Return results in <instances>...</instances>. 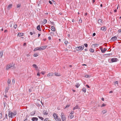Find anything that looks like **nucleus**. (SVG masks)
<instances>
[{
    "mask_svg": "<svg viewBox=\"0 0 121 121\" xmlns=\"http://www.w3.org/2000/svg\"><path fill=\"white\" fill-rule=\"evenodd\" d=\"M96 34L95 33H94L93 34V36H94Z\"/></svg>",
    "mask_w": 121,
    "mask_h": 121,
    "instance_id": "13d9d810",
    "label": "nucleus"
},
{
    "mask_svg": "<svg viewBox=\"0 0 121 121\" xmlns=\"http://www.w3.org/2000/svg\"><path fill=\"white\" fill-rule=\"evenodd\" d=\"M106 105V104H102L101 105V107H103L105 106Z\"/></svg>",
    "mask_w": 121,
    "mask_h": 121,
    "instance_id": "49530a36",
    "label": "nucleus"
},
{
    "mask_svg": "<svg viewBox=\"0 0 121 121\" xmlns=\"http://www.w3.org/2000/svg\"><path fill=\"white\" fill-rule=\"evenodd\" d=\"M89 50L91 52H94V50L92 48L90 49Z\"/></svg>",
    "mask_w": 121,
    "mask_h": 121,
    "instance_id": "c85d7f7f",
    "label": "nucleus"
},
{
    "mask_svg": "<svg viewBox=\"0 0 121 121\" xmlns=\"http://www.w3.org/2000/svg\"><path fill=\"white\" fill-rule=\"evenodd\" d=\"M68 43V41H65V44L66 45H67V43Z\"/></svg>",
    "mask_w": 121,
    "mask_h": 121,
    "instance_id": "c03bdc74",
    "label": "nucleus"
},
{
    "mask_svg": "<svg viewBox=\"0 0 121 121\" xmlns=\"http://www.w3.org/2000/svg\"><path fill=\"white\" fill-rule=\"evenodd\" d=\"M26 44V43H24L23 46H25Z\"/></svg>",
    "mask_w": 121,
    "mask_h": 121,
    "instance_id": "338daca9",
    "label": "nucleus"
},
{
    "mask_svg": "<svg viewBox=\"0 0 121 121\" xmlns=\"http://www.w3.org/2000/svg\"><path fill=\"white\" fill-rule=\"evenodd\" d=\"M100 49L101 50V52H102V51L103 50V48L102 47H100Z\"/></svg>",
    "mask_w": 121,
    "mask_h": 121,
    "instance_id": "0e129e2a",
    "label": "nucleus"
},
{
    "mask_svg": "<svg viewBox=\"0 0 121 121\" xmlns=\"http://www.w3.org/2000/svg\"><path fill=\"white\" fill-rule=\"evenodd\" d=\"M90 75H85V77L87 78L90 77Z\"/></svg>",
    "mask_w": 121,
    "mask_h": 121,
    "instance_id": "e433bc0d",
    "label": "nucleus"
},
{
    "mask_svg": "<svg viewBox=\"0 0 121 121\" xmlns=\"http://www.w3.org/2000/svg\"><path fill=\"white\" fill-rule=\"evenodd\" d=\"M17 114V112L15 111L14 112H10L9 113V116L10 117L12 118L14 117Z\"/></svg>",
    "mask_w": 121,
    "mask_h": 121,
    "instance_id": "f257e3e1",
    "label": "nucleus"
},
{
    "mask_svg": "<svg viewBox=\"0 0 121 121\" xmlns=\"http://www.w3.org/2000/svg\"><path fill=\"white\" fill-rule=\"evenodd\" d=\"M82 22V20L81 18L80 19L79 21V23H81Z\"/></svg>",
    "mask_w": 121,
    "mask_h": 121,
    "instance_id": "c9c22d12",
    "label": "nucleus"
},
{
    "mask_svg": "<svg viewBox=\"0 0 121 121\" xmlns=\"http://www.w3.org/2000/svg\"><path fill=\"white\" fill-rule=\"evenodd\" d=\"M86 88L85 87L83 88L82 89V91L84 93H85L86 92Z\"/></svg>",
    "mask_w": 121,
    "mask_h": 121,
    "instance_id": "a878e982",
    "label": "nucleus"
},
{
    "mask_svg": "<svg viewBox=\"0 0 121 121\" xmlns=\"http://www.w3.org/2000/svg\"><path fill=\"white\" fill-rule=\"evenodd\" d=\"M43 112L44 115H47L48 114V112L47 111L44 110L43 111Z\"/></svg>",
    "mask_w": 121,
    "mask_h": 121,
    "instance_id": "a211bd4d",
    "label": "nucleus"
},
{
    "mask_svg": "<svg viewBox=\"0 0 121 121\" xmlns=\"http://www.w3.org/2000/svg\"><path fill=\"white\" fill-rule=\"evenodd\" d=\"M118 60V59L115 58H112L111 59V61L110 63H113L117 62Z\"/></svg>",
    "mask_w": 121,
    "mask_h": 121,
    "instance_id": "20e7f679",
    "label": "nucleus"
},
{
    "mask_svg": "<svg viewBox=\"0 0 121 121\" xmlns=\"http://www.w3.org/2000/svg\"><path fill=\"white\" fill-rule=\"evenodd\" d=\"M49 2L51 4H52V1H49Z\"/></svg>",
    "mask_w": 121,
    "mask_h": 121,
    "instance_id": "6e6d98bb",
    "label": "nucleus"
},
{
    "mask_svg": "<svg viewBox=\"0 0 121 121\" xmlns=\"http://www.w3.org/2000/svg\"><path fill=\"white\" fill-rule=\"evenodd\" d=\"M38 117L40 119H41V120H43V118L42 117L38 116Z\"/></svg>",
    "mask_w": 121,
    "mask_h": 121,
    "instance_id": "58836bf2",
    "label": "nucleus"
},
{
    "mask_svg": "<svg viewBox=\"0 0 121 121\" xmlns=\"http://www.w3.org/2000/svg\"><path fill=\"white\" fill-rule=\"evenodd\" d=\"M21 6V4H17V8L19 9L20 7Z\"/></svg>",
    "mask_w": 121,
    "mask_h": 121,
    "instance_id": "393cba45",
    "label": "nucleus"
},
{
    "mask_svg": "<svg viewBox=\"0 0 121 121\" xmlns=\"http://www.w3.org/2000/svg\"><path fill=\"white\" fill-rule=\"evenodd\" d=\"M69 116L70 117V119L74 117V116L73 115H72L71 114V115H69Z\"/></svg>",
    "mask_w": 121,
    "mask_h": 121,
    "instance_id": "72a5a7b5",
    "label": "nucleus"
},
{
    "mask_svg": "<svg viewBox=\"0 0 121 121\" xmlns=\"http://www.w3.org/2000/svg\"><path fill=\"white\" fill-rule=\"evenodd\" d=\"M107 112V111L105 110H103L102 111V112L103 113V114H105Z\"/></svg>",
    "mask_w": 121,
    "mask_h": 121,
    "instance_id": "ea45409f",
    "label": "nucleus"
},
{
    "mask_svg": "<svg viewBox=\"0 0 121 121\" xmlns=\"http://www.w3.org/2000/svg\"><path fill=\"white\" fill-rule=\"evenodd\" d=\"M117 39V37L116 36H114L111 39V41H114L116 40Z\"/></svg>",
    "mask_w": 121,
    "mask_h": 121,
    "instance_id": "0eeeda50",
    "label": "nucleus"
},
{
    "mask_svg": "<svg viewBox=\"0 0 121 121\" xmlns=\"http://www.w3.org/2000/svg\"><path fill=\"white\" fill-rule=\"evenodd\" d=\"M2 113H0V119L2 118Z\"/></svg>",
    "mask_w": 121,
    "mask_h": 121,
    "instance_id": "a19ab883",
    "label": "nucleus"
},
{
    "mask_svg": "<svg viewBox=\"0 0 121 121\" xmlns=\"http://www.w3.org/2000/svg\"><path fill=\"white\" fill-rule=\"evenodd\" d=\"M118 32H121V29H119L118 30Z\"/></svg>",
    "mask_w": 121,
    "mask_h": 121,
    "instance_id": "774afa93",
    "label": "nucleus"
},
{
    "mask_svg": "<svg viewBox=\"0 0 121 121\" xmlns=\"http://www.w3.org/2000/svg\"><path fill=\"white\" fill-rule=\"evenodd\" d=\"M13 67V66L11 64H10L7 65L6 67V70H8Z\"/></svg>",
    "mask_w": 121,
    "mask_h": 121,
    "instance_id": "39448f33",
    "label": "nucleus"
},
{
    "mask_svg": "<svg viewBox=\"0 0 121 121\" xmlns=\"http://www.w3.org/2000/svg\"><path fill=\"white\" fill-rule=\"evenodd\" d=\"M70 105H67L66 106L65 108H68L69 106Z\"/></svg>",
    "mask_w": 121,
    "mask_h": 121,
    "instance_id": "603ef678",
    "label": "nucleus"
},
{
    "mask_svg": "<svg viewBox=\"0 0 121 121\" xmlns=\"http://www.w3.org/2000/svg\"><path fill=\"white\" fill-rule=\"evenodd\" d=\"M117 10L116 9L114 10V13L116 12H117Z\"/></svg>",
    "mask_w": 121,
    "mask_h": 121,
    "instance_id": "e2e57ef3",
    "label": "nucleus"
},
{
    "mask_svg": "<svg viewBox=\"0 0 121 121\" xmlns=\"http://www.w3.org/2000/svg\"><path fill=\"white\" fill-rule=\"evenodd\" d=\"M112 53H109L107 54H106L104 55L105 56H106V57H108L110 56H112Z\"/></svg>",
    "mask_w": 121,
    "mask_h": 121,
    "instance_id": "f3484780",
    "label": "nucleus"
},
{
    "mask_svg": "<svg viewBox=\"0 0 121 121\" xmlns=\"http://www.w3.org/2000/svg\"><path fill=\"white\" fill-rule=\"evenodd\" d=\"M95 47H98L99 45V44H94Z\"/></svg>",
    "mask_w": 121,
    "mask_h": 121,
    "instance_id": "37998d69",
    "label": "nucleus"
},
{
    "mask_svg": "<svg viewBox=\"0 0 121 121\" xmlns=\"http://www.w3.org/2000/svg\"><path fill=\"white\" fill-rule=\"evenodd\" d=\"M47 22V20L46 19H44L43 21L42 22V24L43 25L44 24Z\"/></svg>",
    "mask_w": 121,
    "mask_h": 121,
    "instance_id": "6ab92c4d",
    "label": "nucleus"
},
{
    "mask_svg": "<svg viewBox=\"0 0 121 121\" xmlns=\"http://www.w3.org/2000/svg\"><path fill=\"white\" fill-rule=\"evenodd\" d=\"M84 48V46L83 45H82L78 47H77L75 48V49L76 50L78 51L82 50Z\"/></svg>",
    "mask_w": 121,
    "mask_h": 121,
    "instance_id": "f03ea898",
    "label": "nucleus"
},
{
    "mask_svg": "<svg viewBox=\"0 0 121 121\" xmlns=\"http://www.w3.org/2000/svg\"><path fill=\"white\" fill-rule=\"evenodd\" d=\"M9 87H7L5 89V93L6 94L8 92V90H9Z\"/></svg>",
    "mask_w": 121,
    "mask_h": 121,
    "instance_id": "b1692460",
    "label": "nucleus"
},
{
    "mask_svg": "<svg viewBox=\"0 0 121 121\" xmlns=\"http://www.w3.org/2000/svg\"><path fill=\"white\" fill-rule=\"evenodd\" d=\"M50 34H52V35H54V33L53 32H51L50 33Z\"/></svg>",
    "mask_w": 121,
    "mask_h": 121,
    "instance_id": "5fc2aeb1",
    "label": "nucleus"
},
{
    "mask_svg": "<svg viewBox=\"0 0 121 121\" xmlns=\"http://www.w3.org/2000/svg\"><path fill=\"white\" fill-rule=\"evenodd\" d=\"M8 115L6 114L5 115V118H6V121H8Z\"/></svg>",
    "mask_w": 121,
    "mask_h": 121,
    "instance_id": "473e14b6",
    "label": "nucleus"
},
{
    "mask_svg": "<svg viewBox=\"0 0 121 121\" xmlns=\"http://www.w3.org/2000/svg\"><path fill=\"white\" fill-rule=\"evenodd\" d=\"M101 29L102 30L105 31L106 30V28L105 26H103L101 27Z\"/></svg>",
    "mask_w": 121,
    "mask_h": 121,
    "instance_id": "f8f14e48",
    "label": "nucleus"
},
{
    "mask_svg": "<svg viewBox=\"0 0 121 121\" xmlns=\"http://www.w3.org/2000/svg\"><path fill=\"white\" fill-rule=\"evenodd\" d=\"M106 49L105 48H104L103 49V50L102 51V52L103 53H104L106 51Z\"/></svg>",
    "mask_w": 121,
    "mask_h": 121,
    "instance_id": "cd10ccee",
    "label": "nucleus"
},
{
    "mask_svg": "<svg viewBox=\"0 0 121 121\" xmlns=\"http://www.w3.org/2000/svg\"><path fill=\"white\" fill-rule=\"evenodd\" d=\"M37 30H39V31H41V30L40 28V25H39L37 26Z\"/></svg>",
    "mask_w": 121,
    "mask_h": 121,
    "instance_id": "412c9836",
    "label": "nucleus"
},
{
    "mask_svg": "<svg viewBox=\"0 0 121 121\" xmlns=\"http://www.w3.org/2000/svg\"><path fill=\"white\" fill-rule=\"evenodd\" d=\"M24 35V33H18L17 35V36L19 37H20L22 36H23Z\"/></svg>",
    "mask_w": 121,
    "mask_h": 121,
    "instance_id": "9b49d317",
    "label": "nucleus"
},
{
    "mask_svg": "<svg viewBox=\"0 0 121 121\" xmlns=\"http://www.w3.org/2000/svg\"><path fill=\"white\" fill-rule=\"evenodd\" d=\"M54 74L55 75H56V76H60L59 74V75L58 74V73L56 72H55L54 73Z\"/></svg>",
    "mask_w": 121,
    "mask_h": 121,
    "instance_id": "79ce46f5",
    "label": "nucleus"
},
{
    "mask_svg": "<svg viewBox=\"0 0 121 121\" xmlns=\"http://www.w3.org/2000/svg\"><path fill=\"white\" fill-rule=\"evenodd\" d=\"M48 39H49V40H51V37H48Z\"/></svg>",
    "mask_w": 121,
    "mask_h": 121,
    "instance_id": "4d7b16f0",
    "label": "nucleus"
},
{
    "mask_svg": "<svg viewBox=\"0 0 121 121\" xmlns=\"http://www.w3.org/2000/svg\"><path fill=\"white\" fill-rule=\"evenodd\" d=\"M11 83V81L9 79L8 81V86H9V84H10Z\"/></svg>",
    "mask_w": 121,
    "mask_h": 121,
    "instance_id": "7c9ffc66",
    "label": "nucleus"
},
{
    "mask_svg": "<svg viewBox=\"0 0 121 121\" xmlns=\"http://www.w3.org/2000/svg\"><path fill=\"white\" fill-rule=\"evenodd\" d=\"M56 120L57 121H61V119L60 118L59 119V118H58V119H57Z\"/></svg>",
    "mask_w": 121,
    "mask_h": 121,
    "instance_id": "8fccbe9b",
    "label": "nucleus"
},
{
    "mask_svg": "<svg viewBox=\"0 0 121 121\" xmlns=\"http://www.w3.org/2000/svg\"><path fill=\"white\" fill-rule=\"evenodd\" d=\"M80 109V108L79 107L78 105H77L75 107H74L73 108V110H74L76 109Z\"/></svg>",
    "mask_w": 121,
    "mask_h": 121,
    "instance_id": "dca6fc26",
    "label": "nucleus"
},
{
    "mask_svg": "<svg viewBox=\"0 0 121 121\" xmlns=\"http://www.w3.org/2000/svg\"><path fill=\"white\" fill-rule=\"evenodd\" d=\"M86 86L87 87V88H90V86L88 85H86Z\"/></svg>",
    "mask_w": 121,
    "mask_h": 121,
    "instance_id": "680f3d73",
    "label": "nucleus"
},
{
    "mask_svg": "<svg viewBox=\"0 0 121 121\" xmlns=\"http://www.w3.org/2000/svg\"><path fill=\"white\" fill-rule=\"evenodd\" d=\"M98 23L100 24L101 25L103 23V22L102 20L101 19H99L98 20Z\"/></svg>",
    "mask_w": 121,
    "mask_h": 121,
    "instance_id": "ddd939ff",
    "label": "nucleus"
},
{
    "mask_svg": "<svg viewBox=\"0 0 121 121\" xmlns=\"http://www.w3.org/2000/svg\"><path fill=\"white\" fill-rule=\"evenodd\" d=\"M41 73L42 74L44 75V73H45L44 72H41Z\"/></svg>",
    "mask_w": 121,
    "mask_h": 121,
    "instance_id": "052dcab7",
    "label": "nucleus"
},
{
    "mask_svg": "<svg viewBox=\"0 0 121 121\" xmlns=\"http://www.w3.org/2000/svg\"><path fill=\"white\" fill-rule=\"evenodd\" d=\"M38 118L37 117H33L32 118L31 120L33 121H37Z\"/></svg>",
    "mask_w": 121,
    "mask_h": 121,
    "instance_id": "6e6552de",
    "label": "nucleus"
},
{
    "mask_svg": "<svg viewBox=\"0 0 121 121\" xmlns=\"http://www.w3.org/2000/svg\"><path fill=\"white\" fill-rule=\"evenodd\" d=\"M12 6V4H9L8 7H7V9L8 10H9L10 9V8H11Z\"/></svg>",
    "mask_w": 121,
    "mask_h": 121,
    "instance_id": "4468645a",
    "label": "nucleus"
},
{
    "mask_svg": "<svg viewBox=\"0 0 121 121\" xmlns=\"http://www.w3.org/2000/svg\"><path fill=\"white\" fill-rule=\"evenodd\" d=\"M84 45L85 47H87L88 46L87 44V43H85L84 44Z\"/></svg>",
    "mask_w": 121,
    "mask_h": 121,
    "instance_id": "de8ad7c7",
    "label": "nucleus"
},
{
    "mask_svg": "<svg viewBox=\"0 0 121 121\" xmlns=\"http://www.w3.org/2000/svg\"><path fill=\"white\" fill-rule=\"evenodd\" d=\"M30 34L31 35H32L33 34V33L32 32H30Z\"/></svg>",
    "mask_w": 121,
    "mask_h": 121,
    "instance_id": "69168bd1",
    "label": "nucleus"
},
{
    "mask_svg": "<svg viewBox=\"0 0 121 121\" xmlns=\"http://www.w3.org/2000/svg\"><path fill=\"white\" fill-rule=\"evenodd\" d=\"M15 82V81L14 79H13L12 80V83L13 84H14Z\"/></svg>",
    "mask_w": 121,
    "mask_h": 121,
    "instance_id": "a18cd8bd",
    "label": "nucleus"
},
{
    "mask_svg": "<svg viewBox=\"0 0 121 121\" xmlns=\"http://www.w3.org/2000/svg\"><path fill=\"white\" fill-rule=\"evenodd\" d=\"M53 73H49L47 75V76L48 77H49L50 76H52Z\"/></svg>",
    "mask_w": 121,
    "mask_h": 121,
    "instance_id": "4be33fe9",
    "label": "nucleus"
},
{
    "mask_svg": "<svg viewBox=\"0 0 121 121\" xmlns=\"http://www.w3.org/2000/svg\"><path fill=\"white\" fill-rule=\"evenodd\" d=\"M80 85L78 83H77L76 84L75 86H76L77 88H78L79 86H80Z\"/></svg>",
    "mask_w": 121,
    "mask_h": 121,
    "instance_id": "bb28decb",
    "label": "nucleus"
},
{
    "mask_svg": "<svg viewBox=\"0 0 121 121\" xmlns=\"http://www.w3.org/2000/svg\"><path fill=\"white\" fill-rule=\"evenodd\" d=\"M40 48V47H37V48H35L34 49V51H35L37 50L41 51V49Z\"/></svg>",
    "mask_w": 121,
    "mask_h": 121,
    "instance_id": "9d476101",
    "label": "nucleus"
},
{
    "mask_svg": "<svg viewBox=\"0 0 121 121\" xmlns=\"http://www.w3.org/2000/svg\"><path fill=\"white\" fill-rule=\"evenodd\" d=\"M33 66L36 69H37L38 68L37 66L35 64H34L33 65Z\"/></svg>",
    "mask_w": 121,
    "mask_h": 121,
    "instance_id": "2f4dec72",
    "label": "nucleus"
},
{
    "mask_svg": "<svg viewBox=\"0 0 121 121\" xmlns=\"http://www.w3.org/2000/svg\"><path fill=\"white\" fill-rule=\"evenodd\" d=\"M37 76H40L39 73V72H38V73H37Z\"/></svg>",
    "mask_w": 121,
    "mask_h": 121,
    "instance_id": "bf43d9fd",
    "label": "nucleus"
},
{
    "mask_svg": "<svg viewBox=\"0 0 121 121\" xmlns=\"http://www.w3.org/2000/svg\"><path fill=\"white\" fill-rule=\"evenodd\" d=\"M47 46H43L40 47L41 50H43L45 49L47 47Z\"/></svg>",
    "mask_w": 121,
    "mask_h": 121,
    "instance_id": "1a4fd4ad",
    "label": "nucleus"
},
{
    "mask_svg": "<svg viewBox=\"0 0 121 121\" xmlns=\"http://www.w3.org/2000/svg\"><path fill=\"white\" fill-rule=\"evenodd\" d=\"M74 113V112L73 111H72L70 113V114H72Z\"/></svg>",
    "mask_w": 121,
    "mask_h": 121,
    "instance_id": "864d4df0",
    "label": "nucleus"
},
{
    "mask_svg": "<svg viewBox=\"0 0 121 121\" xmlns=\"http://www.w3.org/2000/svg\"><path fill=\"white\" fill-rule=\"evenodd\" d=\"M53 116L55 120L58 119V117L56 113H54L53 114Z\"/></svg>",
    "mask_w": 121,
    "mask_h": 121,
    "instance_id": "423d86ee",
    "label": "nucleus"
},
{
    "mask_svg": "<svg viewBox=\"0 0 121 121\" xmlns=\"http://www.w3.org/2000/svg\"><path fill=\"white\" fill-rule=\"evenodd\" d=\"M33 56H34L36 57L38 56V55L37 53H35L34 54Z\"/></svg>",
    "mask_w": 121,
    "mask_h": 121,
    "instance_id": "f704fd0d",
    "label": "nucleus"
},
{
    "mask_svg": "<svg viewBox=\"0 0 121 121\" xmlns=\"http://www.w3.org/2000/svg\"><path fill=\"white\" fill-rule=\"evenodd\" d=\"M118 84V81H116L115 82V83H114L115 84Z\"/></svg>",
    "mask_w": 121,
    "mask_h": 121,
    "instance_id": "3c124183",
    "label": "nucleus"
},
{
    "mask_svg": "<svg viewBox=\"0 0 121 121\" xmlns=\"http://www.w3.org/2000/svg\"><path fill=\"white\" fill-rule=\"evenodd\" d=\"M14 28L16 29L17 27V24H14Z\"/></svg>",
    "mask_w": 121,
    "mask_h": 121,
    "instance_id": "4c0bfd02",
    "label": "nucleus"
},
{
    "mask_svg": "<svg viewBox=\"0 0 121 121\" xmlns=\"http://www.w3.org/2000/svg\"><path fill=\"white\" fill-rule=\"evenodd\" d=\"M61 117L62 121H65L66 119L65 116L63 112L61 113Z\"/></svg>",
    "mask_w": 121,
    "mask_h": 121,
    "instance_id": "7ed1b4c3",
    "label": "nucleus"
},
{
    "mask_svg": "<svg viewBox=\"0 0 121 121\" xmlns=\"http://www.w3.org/2000/svg\"><path fill=\"white\" fill-rule=\"evenodd\" d=\"M35 111H33L30 113V114L32 116H33L35 114Z\"/></svg>",
    "mask_w": 121,
    "mask_h": 121,
    "instance_id": "2eb2a0df",
    "label": "nucleus"
},
{
    "mask_svg": "<svg viewBox=\"0 0 121 121\" xmlns=\"http://www.w3.org/2000/svg\"><path fill=\"white\" fill-rule=\"evenodd\" d=\"M6 103L5 102H4V107H5L6 106Z\"/></svg>",
    "mask_w": 121,
    "mask_h": 121,
    "instance_id": "09e8293b",
    "label": "nucleus"
},
{
    "mask_svg": "<svg viewBox=\"0 0 121 121\" xmlns=\"http://www.w3.org/2000/svg\"><path fill=\"white\" fill-rule=\"evenodd\" d=\"M44 121H51L49 120L48 118H46L44 120Z\"/></svg>",
    "mask_w": 121,
    "mask_h": 121,
    "instance_id": "c756f323",
    "label": "nucleus"
},
{
    "mask_svg": "<svg viewBox=\"0 0 121 121\" xmlns=\"http://www.w3.org/2000/svg\"><path fill=\"white\" fill-rule=\"evenodd\" d=\"M51 30L52 31H55V28L53 26H52L51 27Z\"/></svg>",
    "mask_w": 121,
    "mask_h": 121,
    "instance_id": "aec40b11",
    "label": "nucleus"
},
{
    "mask_svg": "<svg viewBox=\"0 0 121 121\" xmlns=\"http://www.w3.org/2000/svg\"><path fill=\"white\" fill-rule=\"evenodd\" d=\"M3 51H1L0 52V58H1L3 55Z\"/></svg>",
    "mask_w": 121,
    "mask_h": 121,
    "instance_id": "5701e85b",
    "label": "nucleus"
}]
</instances>
